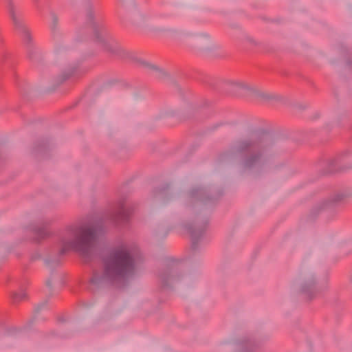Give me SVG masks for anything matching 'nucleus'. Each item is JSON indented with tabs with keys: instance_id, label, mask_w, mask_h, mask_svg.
Masks as SVG:
<instances>
[{
	"instance_id": "obj_11",
	"label": "nucleus",
	"mask_w": 352,
	"mask_h": 352,
	"mask_svg": "<svg viewBox=\"0 0 352 352\" xmlns=\"http://www.w3.org/2000/svg\"><path fill=\"white\" fill-rule=\"evenodd\" d=\"M255 346L254 342L251 340H244L241 344V352H252Z\"/></svg>"
},
{
	"instance_id": "obj_10",
	"label": "nucleus",
	"mask_w": 352,
	"mask_h": 352,
	"mask_svg": "<svg viewBox=\"0 0 352 352\" xmlns=\"http://www.w3.org/2000/svg\"><path fill=\"white\" fill-rule=\"evenodd\" d=\"M206 191L203 188L192 189L189 192V197L192 199L204 202L206 199Z\"/></svg>"
},
{
	"instance_id": "obj_8",
	"label": "nucleus",
	"mask_w": 352,
	"mask_h": 352,
	"mask_svg": "<svg viewBox=\"0 0 352 352\" xmlns=\"http://www.w3.org/2000/svg\"><path fill=\"white\" fill-rule=\"evenodd\" d=\"M179 278V276L175 271L164 273L161 276L162 282L164 286L175 283Z\"/></svg>"
},
{
	"instance_id": "obj_20",
	"label": "nucleus",
	"mask_w": 352,
	"mask_h": 352,
	"mask_svg": "<svg viewBox=\"0 0 352 352\" xmlns=\"http://www.w3.org/2000/svg\"><path fill=\"white\" fill-rule=\"evenodd\" d=\"M87 16L89 18H92V14L89 11L87 12Z\"/></svg>"
},
{
	"instance_id": "obj_2",
	"label": "nucleus",
	"mask_w": 352,
	"mask_h": 352,
	"mask_svg": "<svg viewBox=\"0 0 352 352\" xmlns=\"http://www.w3.org/2000/svg\"><path fill=\"white\" fill-rule=\"evenodd\" d=\"M102 233V229L93 225H71L67 226L60 236L58 256L74 250L84 257L90 256L94 245Z\"/></svg>"
},
{
	"instance_id": "obj_14",
	"label": "nucleus",
	"mask_w": 352,
	"mask_h": 352,
	"mask_svg": "<svg viewBox=\"0 0 352 352\" xmlns=\"http://www.w3.org/2000/svg\"><path fill=\"white\" fill-rule=\"evenodd\" d=\"M235 86L239 89H249L247 85H245L243 83H240V82L236 83Z\"/></svg>"
},
{
	"instance_id": "obj_17",
	"label": "nucleus",
	"mask_w": 352,
	"mask_h": 352,
	"mask_svg": "<svg viewBox=\"0 0 352 352\" xmlns=\"http://www.w3.org/2000/svg\"><path fill=\"white\" fill-rule=\"evenodd\" d=\"M45 263L47 265L50 266L51 265V261L48 259L45 260Z\"/></svg>"
},
{
	"instance_id": "obj_1",
	"label": "nucleus",
	"mask_w": 352,
	"mask_h": 352,
	"mask_svg": "<svg viewBox=\"0 0 352 352\" xmlns=\"http://www.w3.org/2000/svg\"><path fill=\"white\" fill-rule=\"evenodd\" d=\"M104 268L102 272L96 271L91 276L89 285L91 289L104 287L116 280L129 277L135 272L132 249L122 244L112 249L104 260Z\"/></svg>"
},
{
	"instance_id": "obj_4",
	"label": "nucleus",
	"mask_w": 352,
	"mask_h": 352,
	"mask_svg": "<svg viewBox=\"0 0 352 352\" xmlns=\"http://www.w3.org/2000/svg\"><path fill=\"white\" fill-rule=\"evenodd\" d=\"M8 12L23 42L30 44L32 41L31 33L21 19V12L15 8L12 1H10L8 4Z\"/></svg>"
},
{
	"instance_id": "obj_21",
	"label": "nucleus",
	"mask_w": 352,
	"mask_h": 352,
	"mask_svg": "<svg viewBox=\"0 0 352 352\" xmlns=\"http://www.w3.org/2000/svg\"><path fill=\"white\" fill-rule=\"evenodd\" d=\"M152 68H153V69H157V67H155V66H152Z\"/></svg>"
},
{
	"instance_id": "obj_16",
	"label": "nucleus",
	"mask_w": 352,
	"mask_h": 352,
	"mask_svg": "<svg viewBox=\"0 0 352 352\" xmlns=\"http://www.w3.org/2000/svg\"><path fill=\"white\" fill-rule=\"evenodd\" d=\"M260 96L263 99H269L270 98V97L267 95L264 94H261Z\"/></svg>"
},
{
	"instance_id": "obj_18",
	"label": "nucleus",
	"mask_w": 352,
	"mask_h": 352,
	"mask_svg": "<svg viewBox=\"0 0 352 352\" xmlns=\"http://www.w3.org/2000/svg\"><path fill=\"white\" fill-rule=\"evenodd\" d=\"M46 285L48 287H51V280L50 279L46 281Z\"/></svg>"
},
{
	"instance_id": "obj_19",
	"label": "nucleus",
	"mask_w": 352,
	"mask_h": 352,
	"mask_svg": "<svg viewBox=\"0 0 352 352\" xmlns=\"http://www.w3.org/2000/svg\"><path fill=\"white\" fill-rule=\"evenodd\" d=\"M55 265H57L59 263V259H56L54 262H53Z\"/></svg>"
},
{
	"instance_id": "obj_3",
	"label": "nucleus",
	"mask_w": 352,
	"mask_h": 352,
	"mask_svg": "<svg viewBox=\"0 0 352 352\" xmlns=\"http://www.w3.org/2000/svg\"><path fill=\"white\" fill-rule=\"evenodd\" d=\"M236 151L248 153V157L243 161V166L245 168L258 170L263 168L266 163L265 141L256 135L250 139L239 142L236 146Z\"/></svg>"
},
{
	"instance_id": "obj_15",
	"label": "nucleus",
	"mask_w": 352,
	"mask_h": 352,
	"mask_svg": "<svg viewBox=\"0 0 352 352\" xmlns=\"http://www.w3.org/2000/svg\"><path fill=\"white\" fill-rule=\"evenodd\" d=\"M25 294H15L14 296V298L16 300H21V299H23V298H25Z\"/></svg>"
},
{
	"instance_id": "obj_6",
	"label": "nucleus",
	"mask_w": 352,
	"mask_h": 352,
	"mask_svg": "<svg viewBox=\"0 0 352 352\" xmlns=\"http://www.w3.org/2000/svg\"><path fill=\"white\" fill-rule=\"evenodd\" d=\"M300 292L307 299H312L320 292L315 278L311 273L305 274L300 283Z\"/></svg>"
},
{
	"instance_id": "obj_5",
	"label": "nucleus",
	"mask_w": 352,
	"mask_h": 352,
	"mask_svg": "<svg viewBox=\"0 0 352 352\" xmlns=\"http://www.w3.org/2000/svg\"><path fill=\"white\" fill-rule=\"evenodd\" d=\"M94 37L95 41L101 47L102 50L114 53L115 43L110 38L107 31L99 25L94 24Z\"/></svg>"
},
{
	"instance_id": "obj_7",
	"label": "nucleus",
	"mask_w": 352,
	"mask_h": 352,
	"mask_svg": "<svg viewBox=\"0 0 352 352\" xmlns=\"http://www.w3.org/2000/svg\"><path fill=\"white\" fill-rule=\"evenodd\" d=\"M206 223L204 222L202 225H199V220L197 221L195 226H188L186 229L191 236L192 243L195 245V243L202 236L204 229L206 228Z\"/></svg>"
},
{
	"instance_id": "obj_12",
	"label": "nucleus",
	"mask_w": 352,
	"mask_h": 352,
	"mask_svg": "<svg viewBox=\"0 0 352 352\" xmlns=\"http://www.w3.org/2000/svg\"><path fill=\"white\" fill-rule=\"evenodd\" d=\"M34 232L39 239L44 238L48 234L47 230L44 228H36Z\"/></svg>"
},
{
	"instance_id": "obj_9",
	"label": "nucleus",
	"mask_w": 352,
	"mask_h": 352,
	"mask_svg": "<svg viewBox=\"0 0 352 352\" xmlns=\"http://www.w3.org/2000/svg\"><path fill=\"white\" fill-rule=\"evenodd\" d=\"M130 210L124 204H121L119 208V211L116 215V221L124 222L129 219L130 216Z\"/></svg>"
},
{
	"instance_id": "obj_13",
	"label": "nucleus",
	"mask_w": 352,
	"mask_h": 352,
	"mask_svg": "<svg viewBox=\"0 0 352 352\" xmlns=\"http://www.w3.org/2000/svg\"><path fill=\"white\" fill-rule=\"evenodd\" d=\"M50 16L52 20L51 27L52 28L54 29L58 23V18L54 13H51Z\"/></svg>"
}]
</instances>
